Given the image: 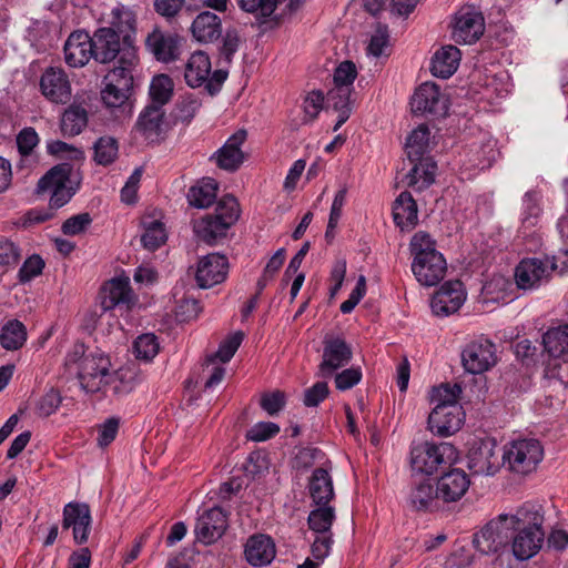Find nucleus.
Segmentation results:
<instances>
[{
  "label": "nucleus",
  "instance_id": "obj_22",
  "mask_svg": "<svg viewBox=\"0 0 568 568\" xmlns=\"http://www.w3.org/2000/svg\"><path fill=\"white\" fill-rule=\"evenodd\" d=\"M246 140V131L239 130L211 156L215 164L225 171H236L245 160L242 145Z\"/></svg>",
  "mask_w": 568,
  "mask_h": 568
},
{
  "label": "nucleus",
  "instance_id": "obj_6",
  "mask_svg": "<svg viewBox=\"0 0 568 568\" xmlns=\"http://www.w3.org/2000/svg\"><path fill=\"white\" fill-rule=\"evenodd\" d=\"M456 458L457 454L452 444L424 442L412 445L409 463L414 471L432 475L440 465Z\"/></svg>",
  "mask_w": 568,
  "mask_h": 568
},
{
  "label": "nucleus",
  "instance_id": "obj_16",
  "mask_svg": "<svg viewBox=\"0 0 568 568\" xmlns=\"http://www.w3.org/2000/svg\"><path fill=\"white\" fill-rule=\"evenodd\" d=\"M467 298L466 290L460 281L444 283L434 294L430 307L437 316H448L456 313Z\"/></svg>",
  "mask_w": 568,
  "mask_h": 568
},
{
  "label": "nucleus",
  "instance_id": "obj_11",
  "mask_svg": "<svg viewBox=\"0 0 568 568\" xmlns=\"http://www.w3.org/2000/svg\"><path fill=\"white\" fill-rule=\"evenodd\" d=\"M546 352L554 358L545 369V376L548 379H558L564 382L561 374L562 366L557 361L561 359L567 364L568 361V325H562L548 329L542 337Z\"/></svg>",
  "mask_w": 568,
  "mask_h": 568
},
{
  "label": "nucleus",
  "instance_id": "obj_30",
  "mask_svg": "<svg viewBox=\"0 0 568 568\" xmlns=\"http://www.w3.org/2000/svg\"><path fill=\"white\" fill-rule=\"evenodd\" d=\"M437 498V487L430 479L415 480L406 494V505L413 510L426 511L435 507Z\"/></svg>",
  "mask_w": 568,
  "mask_h": 568
},
{
  "label": "nucleus",
  "instance_id": "obj_27",
  "mask_svg": "<svg viewBox=\"0 0 568 568\" xmlns=\"http://www.w3.org/2000/svg\"><path fill=\"white\" fill-rule=\"evenodd\" d=\"M94 58L92 38L84 31L71 33L64 44L65 62L72 68L85 65Z\"/></svg>",
  "mask_w": 568,
  "mask_h": 568
},
{
  "label": "nucleus",
  "instance_id": "obj_35",
  "mask_svg": "<svg viewBox=\"0 0 568 568\" xmlns=\"http://www.w3.org/2000/svg\"><path fill=\"white\" fill-rule=\"evenodd\" d=\"M308 493L315 506L328 505L334 498L333 479L327 469L316 468L308 479Z\"/></svg>",
  "mask_w": 568,
  "mask_h": 568
},
{
  "label": "nucleus",
  "instance_id": "obj_46",
  "mask_svg": "<svg viewBox=\"0 0 568 568\" xmlns=\"http://www.w3.org/2000/svg\"><path fill=\"white\" fill-rule=\"evenodd\" d=\"M367 55L373 58L388 57L390 53L389 32L386 26L378 24L367 43Z\"/></svg>",
  "mask_w": 568,
  "mask_h": 568
},
{
  "label": "nucleus",
  "instance_id": "obj_57",
  "mask_svg": "<svg viewBox=\"0 0 568 568\" xmlns=\"http://www.w3.org/2000/svg\"><path fill=\"white\" fill-rule=\"evenodd\" d=\"M44 267V261L39 255H32L24 261L19 270L18 277L21 283H28L39 276Z\"/></svg>",
  "mask_w": 568,
  "mask_h": 568
},
{
  "label": "nucleus",
  "instance_id": "obj_8",
  "mask_svg": "<svg viewBox=\"0 0 568 568\" xmlns=\"http://www.w3.org/2000/svg\"><path fill=\"white\" fill-rule=\"evenodd\" d=\"M184 78L191 88L205 85L206 90L214 94L226 80L227 73L223 70L212 71L209 55L204 51H196L185 64Z\"/></svg>",
  "mask_w": 568,
  "mask_h": 568
},
{
  "label": "nucleus",
  "instance_id": "obj_38",
  "mask_svg": "<svg viewBox=\"0 0 568 568\" xmlns=\"http://www.w3.org/2000/svg\"><path fill=\"white\" fill-rule=\"evenodd\" d=\"M219 184L211 178H204L192 185L186 194L187 202L196 209L211 206L217 195Z\"/></svg>",
  "mask_w": 568,
  "mask_h": 568
},
{
  "label": "nucleus",
  "instance_id": "obj_21",
  "mask_svg": "<svg viewBox=\"0 0 568 568\" xmlns=\"http://www.w3.org/2000/svg\"><path fill=\"white\" fill-rule=\"evenodd\" d=\"M62 527L72 529L77 544L87 542L91 529V511L87 504L69 503L63 508Z\"/></svg>",
  "mask_w": 568,
  "mask_h": 568
},
{
  "label": "nucleus",
  "instance_id": "obj_26",
  "mask_svg": "<svg viewBox=\"0 0 568 568\" xmlns=\"http://www.w3.org/2000/svg\"><path fill=\"white\" fill-rule=\"evenodd\" d=\"M101 304L104 310H111L119 305L130 307L135 302V296L130 286L128 276H116L108 281L101 290Z\"/></svg>",
  "mask_w": 568,
  "mask_h": 568
},
{
  "label": "nucleus",
  "instance_id": "obj_14",
  "mask_svg": "<svg viewBox=\"0 0 568 568\" xmlns=\"http://www.w3.org/2000/svg\"><path fill=\"white\" fill-rule=\"evenodd\" d=\"M464 368L470 374H481L497 363L496 347L486 339L478 338L466 345L462 353Z\"/></svg>",
  "mask_w": 568,
  "mask_h": 568
},
{
  "label": "nucleus",
  "instance_id": "obj_44",
  "mask_svg": "<svg viewBox=\"0 0 568 568\" xmlns=\"http://www.w3.org/2000/svg\"><path fill=\"white\" fill-rule=\"evenodd\" d=\"M140 381L136 369L132 366L122 367L116 372H112L110 386L114 394L123 395L130 393Z\"/></svg>",
  "mask_w": 568,
  "mask_h": 568
},
{
  "label": "nucleus",
  "instance_id": "obj_52",
  "mask_svg": "<svg viewBox=\"0 0 568 568\" xmlns=\"http://www.w3.org/2000/svg\"><path fill=\"white\" fill-rule=\"evenodd\" d=\"M462 388L458 385L443 384L438 387H434L430 393V403L434 407L445 408L448 405H459L458 398L460 396Z\"/></svg>",
  "mask_w": 568,
  "mask_h": 568
},
{
  "label": "nucleus",
  "instance_id": "obj_15",
  "mask_svg": "<svg viewBox=\"0 0 568 568\" xmlns=\"http://www.w3.org/2000/svg\"><path fill=\"white\" fill-rule=\"evenodd\" d=\"M323 356L318 366V375L326 377L352 359V349L339 336L326 334L323 341Z\"/></svg>",
  "mask_w": 568,
  "mask_h": 568
},
{
  "label": "nucleus",
  "instance_id": "obj_24",
  "mask_svg": "<svg viewBox=\"0 0 568 568\" xmlns=\"http://www.w3.org/2000/svg\"><path fill=\"white\" fill-rule=\"evenodd\" d=\"M447 263L443 254L412 261V272L416 281L426 287L437 285L446 275Z\"/></svg>",
  "mask_w": 568,
  "mask_h": 568
},
{
  "label": "nucleus",
  "instance_id": "obj_39",
  "mask_svg": "<svg viewBox=\"0 0 568 568\" xmlns=\"http://www.w3.org/2000/svg\"><path fill=\"white\" fill-rule=\"evenodd\" d=\"M406 175L407 185L423 191L435 181L436 164L432 159L417 160Z\"/></svg>",
  "mask_w": 568,
  "mask_h": 568
},
{
  "label": "nucleus",
  "instance_id": "obj_61",
  "mask_svg": "<svg viewBox=\"0 0 568 568\" xmlns=\"http://www.w3.org/2000/svg\"><path fill=\"white\" fill-rule=\"evenodd\" d=\"M201 307L197 301L193 298H184L179 302L175 307V317L180 322H189L197 317Z\"/></svg>",
  "mask_w": 568,
  "mask_h": 568
},
{
  "label": "nucleus",
  "instance_id": "obj_50",
  "mask_svg": "<svg viewBox=\"0 0 568 568\" xmlns=\"http://www.w3.org/2000/svg\"><path fill=\"white\" fill-rule=\"evenodd\" d=\"M160 351L158 337L152 333L140 335L133 343V353L138 359L150 362Z\"/></svg>",
  "mask_w": 568,
  "mask_h": 568
},
{
  "label": "nucleus",
  "instance_id": "obj_55",
  "mask_svg": "<svg viewBox=\"0 0 568 568\" xmlns=\"http://www.w3.org/2000/svg\"><path fill=\"white\" fill-rule=\"evenodd\" d=\"M242 341L243 333L235 332L231 334L224 341H222V343L219 346V349L209 358V361L212 362L213 359L217 358L222 363L229 362L240 347Z\"/></svg>",
  "mask_w": 568,
  "mask_h": 568
},
{
  "label": "nucleus",
  "instance_id": "obj_54",
  "mask_svg": "<svg viewBox=\"0 0 568 568\" xmlns=\"http://www.w3.org/2000/svg\"><path fill=\"white\" fill-rule=\"evenodd\" d=\"M346 195H347V187L344 185L336 192V194L333 199V203H332L329 216H328L327 229H326V233H325L326 237L334 236L335 229L337 227L338 222L342 216L343 206L346 202Z\"/></svg>",
  "mask_w": 568,
  "mask_h": 568
},
{
  "label": "nucleus",
  "instance_id": "obj_41",
  "mask_svg": "<svg viewBox=\"0 0 568 568\" xmlns=\"http://www.w3.org/2000/svg\"><path fill=\"white\" fill-rule=\"evenodd\" d=\"M28 338L24 324L18 320H10L0 329V344L7 351L21 348Z\"/></svg>",
  "mask_w": 568,
  "mask_h": 568
},
{
  "label": "nucleus",
  "instance_id": "obj_10",
  "mask_svg": "<svg viewBox=\"0 0 568 568\" xmlns=\"http://www.w3.org/2000/svg\"><path fill=\"white\" fill-rule=\"evenodd\" d=\"M485 31V19L480 11L471 6L460 8L452 22V38L459 44L476 42Z\"/></svg>",
  "mask_w": 568,
  "mask_h": 568
},
{
  "label": "nucleus",
  "instance_id": "obj_5",
  "mask_svg": "<svg viewBox=\"0 0 568 568\" xmlns=\"http://www.w3.org/2000/svg\"><path fill=\"white\" fill-rule=\"evenodd\" d=\"M81 176L74 164L60 163L50 169L38 182V193H50V206L67 204L79 189Z\"/></svg>",
  "mask_w": 568,
  "mask_h": 568
},
{
  "label": "nucleus",
  "instance_id": "obj_64",
  "mask_svg": "<svg viewBox=\"0 0 568 568\" xmlns=\"http://www.w3.org/2000/svg\"><path fill=\"white\" fill-rule=\"evenodd\" d=\"M328 393L327 384L317 382L305 390L303 403L307 407H315L327 397Z\"/></svg>",
  "mask_w": 568,
  "mask_h": 568
},
{
  "label": "nucleus",
  "instance_id": "obj_9",
  "mask_svg": "<svg viewBox=\"0 0 568 568\" xmlns=\"http://www.w3.org/2000/svg\"><path fill=\"white\" fill-rule=\"evenodd\" d=\"M504 464L498 445L493 438L475 440L467 454V466L475 475H495Z\"/></svg>",
  "mask_w": 568,
  "mask_h": 568
},
{
  "label": "nucleus",
  "instance_id": "obj_49",
  "mask_svg": "<svg viewBox=\"0 0 568 568\" xmlns=\"http://www.w3.org/2000/svg\"><path fill=\"white\" fill-rule=\"evenodd\" d=\"M173 93V81L169 75L159 74L154 77L150 84V97L152 104L162 108L163 104L169 102Z\"/></svg>",
  "mask_w": 568,
  "mask_h": 568
},
{
  "label": "nucleus",
  "instance_id": "obj_4",
  "mask_svg": "<svg viewBox=\"0 0 568 568\" xmlns=\"http://www.w3.org/2000/svg\"><path fill=\"white\" fill-rule=\"evenodd\" d=\"M136 63V51L125 50L122 57V65L114 67L105 75L101 99L106 108L125 109L129 105V94L133 85L132 71Z\"/></svg>",
  "mask_w": 568,
  "mask_h": 568
},
{
  "label": "nucleus",
  "instance_id": "obj_12",
  "mask_svg": "<svg viewBox=\"0 0 568 568\" xmlns=\"http://www.w3.org/2000/svg\"><path fill=\"white\" fill-rule=\"evenodd\" d=\"M555 267L548 258H524L515 268L516 285L525 291L536 290L549 281Z\"/></svg>",
  "mask_w": 568,
  "mask_h": 568
},
{
  "label": "nucleus",
  "instance_id": "obj_33",
  "mask_svg": "<svg viewBox=\"0 0 568 568\" xmlns=\"http://www.w3.org/2000/svg\"><path fill=\"white\" fill-rule=\"evenodd\" d=\"M191 33L200 43H212L222 34V21L215 13L202 11L194 18Z\"/></svg>",
  "mask_w": 568,
  "mask_h": 568
},
{
  "label": "nucleus",
  "instance_id": "obj_37",
  "mask_svg": "<svg viewBox=\"0 0 568 568\" xmlns=\"http://www.w3.org/2000/svg\"><path fill=\"white\" fill-rule=\"evenodd\" d=\"M393 217L402 230H412L418 222V210L415 200L408 192H402L394 202Z\"/></svg>",
  "mask_w": 568,
  "mask_h": 568
},
{
  "label": "nucleus",
  "instance_id": "obj_60",
  "mask_svg": "<svg viewBox=\"0 0 568 568\" xmlns=\"http://www.w3.org/2000/svg\"><path fill=\"white\" fill-rule=\"evenodd\" d=\"M324 103V97L320 91L310 92L303 103L304 121H313L321 112Z\"/></svg>",
  "mask_w": 568,
  "mask_h": 568
},
{
  "label": "nucleus",
  "instance_id": "obj_63",
  "mask_svg": "<svg viewBox=\"0 0 568 568\" xmlns=\"http://www.w3.org/2000/svg\"><path fill=\"white\" fill-rule=\"evenodd\" d=\"M142 176V169L138 168L129 176L126 183L121 190V199L126 204H132L136 201L138 189Z\"/></svg>",
  "mask_w": 568,
  "mask_h": 568
},
{
  "label": "nucleus",
  "instance_id": "obj_34",
  "mask_svg": "<svg viewBox=\"0 0 568 568\" xmlns=\"http://www.w3.org/2000/svg\"><path fill=\"white\" fill-rule=\"evenodd\" d=\"M244 554L251 565L265 566L275 557V545L268 536L255 535L247 539Z\"/></svg>",
  "mask_w": 568,
  "mask_h": 568
},
{
  "label": "nucleus",
  "instance_id": "obj_2",
  "mask_svg": "<svg viewBox=\"0 0 568 568\" xmlns=\"http://www.w3.org/2000/svg\"><path fill=\"white\" fill-rule=\"evenodd\" d=\"M65 365L75 371L81 386L91 393L100 392L112 378L110 358L103 353L85 354L84 346L77 344L68 354Z\"/></svg>",
  "mask_w": 568,
  "mask_h": 568
},
{
  "label": "nucleus",
  "instance_id": "obj_36",
  "mask_svg": "<svg viewBox=\"0 0 568 568\" xmlns=\"http://www.w3.org/2000/svg\"><path fill=\"white\" fill-rule=\"evenodd\" d=\"M460 51L457 47L448 44L437 50L432 58L430 71L433 75L442 79L452 77L460 62Z\"/></svg>",
  "mask_w": 568,
  "mask_h": 568
},
{
  "label": "nucleus",
  "instance_id": "obj_58",
  "mask_svg": "<svg viewBox=\"0 0 568 568\" xmlns=\"http://www.w3.org/2000/svg\"><path fill=\"white\" fill-rule=\"evenodd\" d=\"M357 77L356 65L351 61L342 62L334 72V87H347L352 89Z\"/></svg>",
  "mask_w": 568,
  "mask_h": 568
},
{
  "label": "nucleus",
  "instance_id": "obj_28",
  "mask_svg": "<svg viewBox=\"0 0 568 568\" xmlns=\"http://www.w3.org/2000/svg\"><path fill=\"white\" fill-rule=\"evenodd\" d=\"M164 111L155 104L146 105L139 114L134 132L143 139L154 142L158 141L163 132Z\"/></svg>",
  "mask_w": 568,
  "mask_h": 568
},
{
  "label": "nucleus",
  "instance_id": "obj_45",
  "mask_svg": "<svg viewBox=\"0 0 568 568\" xmlns=\"http://www.w3.org/2000/svg\"><path fill=\"white\" fill-rule=\"evenodd\" d=\"M87 112L83 108L71 105L61 118V130L67 135H78L87 125Z\"/></svg>",
  "mask_w": 568,
  "mask_h": 568
},
{
  "label": "nucleus",
  "instance_id": "obj_62",
  "mask_svg": "<svg viewBox=\"0 0 568 568\" xmlns=\"http://www.w3.org/2000/svg\"><path fill=\"white\" fill-rule=\"evenodd\" d=\"M91 223V217L88 213L71 216L62 224V232L65 235H78L83 233Z\"/></svg>",
  "mask_w": 568,
  "mask_h": 568
},
{
  "label": "nucleus",
  "instance_id": "obj_43",
  "mask_svg": "<svg viewBox=\"0 0 568 568\" xmlns=\"http://www.w3.org/2000/svg\"><path fill=\"white\" fill-rule=\"evenodd\" d=\"M335 517V508L329 504L316 506L308 515V527L316 535L332 534L331 527Z\"/></svg>",
  "mask_w": 568,
  "mask_h": 568
},
{
  "label": "nucleus",
  "instance_id": "obj_17",
  "mask_svg": "<svg viewBox=\"0 0 568 568\" xmlns=\"http://www.w3.org/2000/svg\"><path fill=\"white\" fill-rule=\"evenodd\" d=\"M229 274L226 256L211 253L201 257L195 268V281L199 287L210 288L225 281Z\"/></svg>",
  "mask_w": 568,
  "mask_h": 568
},
{
  "label": "nucleus",
  "instance_id": "obj_47",
  "mask_svg": "<svg viewBox=\"0 0 568 568\" xmlns=\"http://www.w3.org/2000/svg\"><path fill=\"white\" fill-rule=\"evenodd\" d=\"M540 196L537 192L529 191L523 197L521 224L526 229L536 226L540 220Z\"/></svg>",
  "mask_w": 568,
  "mask_h": 568
},
{
  "label": "nucleus",
  "instance_id": "obj_56",
  "mask_svg": "<svg viewBox=\"0 0 568 568\" xmlns=\"http://www.w3.org/2000/svg\"><path fill=\"white\" fill-rule=\"evenodd\" d=\"M280 433V426L273 422H258L246 433V438L260 443L265 442Z\"/></svg>",
  "mask_w": 568,
  "mask_h": 568
},
{
  "label": "nucleus",
  "instance_id": "obj_31",
  "mask_svg": "<svg viewBox=\"0 0 568 568\" xmlns=\"http://www.w3.org/2000/svg\"><path fill=\"white\" fill-rule=\"evenodd\" d=\"M141 227V242L146 250L154 251L165 243L168 234L161 212L153 211L143 215Z\"/></svg>",
  "mask_w": 568,
  "mask_h": 568
},
{
  "label": "nucleus",
  "instance_id": "obj_25",
  "mask_svg": "<svg viewBox=\"0 0 568 568\" xmlns=\"http://www.w3.org/2000/svg\"><path fill=\"white\" fill-rule=\"evenodd\" d=\"M464 419L460 405H448L445 408L434 407L428 417L429 429L439 436H449L457 432Z\"/></svg>",
  "mask_w": 568,
  "mask_h": 568
},
{
  "label": "nucleus",
  "instance_id": "obj_42",
  "mask_svg": "<svg viewBox=\"0 0 568 568\" xmlns=\"http://www.w3.org/2000/svg\"><path fill=\"white\" fill-rule=\"evenodd\" d=\"M351 93L352 89L347 87H334L327 94V102L338 111V120L334 126L337 131L351 114Z\"/></svg>",
  "mask_w": 568,
  "mask_h": 568
},
{
  "label": "nucleus",
  "instance_id": "obj_20",
  "mask_svg": "<svg viewBox=\"0 0 568 568\" xmlns=\"http://www.w3.org/2000/svg\"><path fill=\"white\" fill-rule=\"evenodd\" d=\"M41 93L52 103L65 104L71 99V83L60 68H47L40 77Z\"/></svg>",
  "mask_w": 568,
  "mask_h": 568
},
{
  "label": "nucleus",
  "instance_id": "obj_51",
  "mask_svg": "<svg viewBox=\"0 0 568 568\" xmlns=\"http://www.w3.org/2000/svg\"><path fill=\"white\" fill-rule=\"evenodd\" d=\"M47 151L51 155L67 160L65 162L72 163L74 166L84 160L82 150L59 140L47 142Z\"/></svg>",
  "mask_w": 568,
  "mask_h": 568
},
{
  "label": "nucleus",
  "instance_id": "obj_40",
  "mask_svg": "<svg viewBox=\"0 0 568 568\" xmlns=\"http://www.w3.org/2000/svg\"><path fill=\"white\" fill-rule=\"evenodd\" d=\"M430 145V132L428 128L424 124L418 125L412 133L408 135L405 150L410 162H417V160L429 159L425 156L428 152Z\"/></svg>",
  "mask_w": 568,
  "mask_h": 568
},
{
  "label": "nucleus",
  "instance_id": "obj_18",
  "mask_svg": "<svg viewBox=\"0 0 568 568\" xmlns=\"http://www.w3.org/2000/svg\"><path fill=\"white\" fill-rule=\"evenodd\" d=\"M226 528L227 516L225 511L220 507H213L199 516L194 532L200 542L211 545L224 535Z\"/></svg>",
  "mask_w": 568,
  "mask_h": 568
},
{
  "label": "nucleus",
  "instance_id": "obj_23",
  "mask_svg": "<svg viewBox=\"0 0 568 568\" xmlns=\"http://www.w3.org/2000/svg\"><path fill=\"white\" fill-rule=\"evenodd\" d=\"M437 494L445 503H455L462 499L468 491L470 478L460 468H452L445 471L437 480Z\"/></svg>",
  "mask_w": 568,
  "mask_h": 568
},
{
  "label": "nucleus",
  "instance_id": "obj_59",
  "mask_svg": "<svg viewBox=\"0 0 568 568\" xmlns=\"http://www.w3.org/2000/svg\"><path fill=\"white\" fill-rule=\"evenodd\" d=\"M359 367H351L335 375V386L338 390H347L356 386L362 379Z\"/></svg>",
  "mask_w": 568,
  "mask_h": 568
},
{
  "label": "nucleus",
  "instance_id": "obj_29",
  "mask_svg": "<svg viewBox=\"0 0 568 568\" xmlns=\"http://www.w3.org/2000/svg\"><path fill=\"white\" fill-rule=\"evenodd\" d=\"M148 50L162 62L178 59L180 54V38L175 34L164 33L154 29L146 38Z\"/></svg>",
  "mask_w": 568,
  "mask_h": 568
},
{
  "label": "nucleus",
  "instance_id": "obj_13",
  "mask_svg": "<svg viewBox=\"0 0 568 568\" xmlns=\"http://www.w3.org/2000/svg\"><path fill=\"white\" fill-rule=\"evenodd\" d=\"M92 38L94 59L101 63H109L119 57L118 65H122L125 50H135L132 42L123 43L122 37L112 28H99Z\"/></svg>",
  "mask_w": 568,
  "mask_h": 568
},
{
  "label": "nucleus",
  "instance_id": "obj_3",
  "mask_svg": "<svg viewBox=\"0 0 568 568\" xmlns=\"http://www.w3.org/2000/svg\"><path fill=\"white\" fill-rule=\"evenodd\" d=\"M240 217V205L232 195L223 196L213 214H207L193 222V232L199 241L214 245L226 236L229 229Z\"/></svg>",
  "mask_w": 568,
  "mask_h": 568
},
{
  "label": "nucleus",
  "instance_id": "obj_1",
  "mask_svg": "<svg viewBox=\"0 0 568 568\" xmlns=\"http://www.w3.org/2000/svg\"><path fill=\"white\" fill-rule=\"evenodd\" d=\"M544 521L540 506L524 504L487 523L475 534L474 545L483 554L497 552L509 546L518 561H526L535 557L542 547Z\"/></svg>",
  "mask_w": 568,
  "mask_h": 568
},
{
  "label": "nucleus",
  "instance_id": "obj_48",
  "mask_svg": "<svg viewBox=\"0 0 568 568\" xmlns=\"http://www.w3.org/2000/svg\"><path fill=\"white\" fill-rule=\"evenodd\" d=\"M409 251L413 260L430 257V254H442L436 248V243L432 236L419 231L415 233L409 243Z\"/></svg>",
  "mask_w": 568,
  "mask_h": 568
},
{
  "label": "nucleus",
  "instance_id": "obj_53",
  "mask_svg": "<svg viewBox=\"0 0 568 568\" xmlns=\"http://www.w3.org/2000/svg\"><path fill=\"white\" fill-rule=\"evenodd\" d=\"M118 141L112 136H102L94 144V160L98 164H111L118 158Z\"/></svg>",
  "mask_w": 568,
  "mask_h": 568
},
{
  "label": "nucleus",
  "instance_id": "obj_32",
  "mask_svg": "<svg viewBox=\"0 0 568 568\" xmlns=\"http://www.w3.org/2000/svg\"><path fill=\"white\" fill-rule=\"evenodd\" d=\"M101 21L112 28L122 37L123 43L132 42L131 36L135 29V16L132 10L124 6H115L109 12L103 13Z\"/></svg>",
  "mask_w": 568,
  "mask_h": 568
},
{
  "label": "nucleus",
  "instance_id": "obj_19",
  "mask_svg": "<svg viewBox=\"0 0 568 568\" xmlns=\"http://www.w3.org/2000/svg\"><path fill=\"white\" fill-rule=\"evenodd\" d=\"M414 113H430L445 115L447 112V99L440 93L439 87L432 82H425L415 91L410 100Z\"/></svg>",
  "mask_w": 568,
  "mask_h": 568
},
{
  "label": "nucleus",
  "instance_id": "obj_7",
  "mask_svg": "<svg viewBox=\"0 0 568 568\" xmlns=\"http://www.w3.org/2000/svg\"><path fill=\"white\" fill-rule=\"evenodd\" d=\"M544 458V448L536 439H517L503 449V460L509 469L518 474L534 471Z\"/></svg>",
  "mask_w": 568,
  "mask_h": 568
}]
</instances>
